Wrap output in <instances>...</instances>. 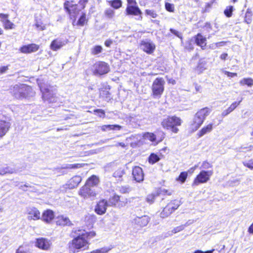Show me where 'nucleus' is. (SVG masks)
<instances>
[{
	"label": "nucleus",
	"instance_id": "obj_1",
	"mask_svg": "<svg viewBox=\"0 0 253 253\" xmlns=\"http://www.w3.org/2000/svg\"><path fill=\"white\" fill-rule=\"evenodd\" d=\"M77 236L73 239L71 245L70 246L71 250L73 253L79 251H84L88 249L89 243L87 240L89 239L95 235L94 232H86L85 230H79Z\"/></svg>",
	"mask_w": 253,
	"mask_h": 253
},
{
	"label": "nucleus",
	"instance_id": "obj_2",
	"mask_svg": "<svg viewBox=\"0 0 253 253\" xmlns=\"http://www.w3.org/2000/svg\"><path fill=\"white\" fill-rule=\"evenodd\" d=\"M39 85L44 101H47L49 103L57 101L56 89L54 86L43 83H39Z\"/></svg>",
	"mask_w": 253,
	"mask_h": 253
},
{
	"label": "nucleus",
	"instance_id": "obj_3",
	"mask_svg": "<svg viewBox=\"0 0 253 253\" xmlns=\"http://www.w3.org/2000/svg\"><path fill=\"white\" fill-rule=\"evenodd\" d=\"M32 88L23 84H15L11 86L10 91L17 99H22L32 95Z\"/></svg>",
	"mask_w": 253,
	"mask_h": 253
},
{
	"label": "nucleus",
	"instance_id": "obj_4",
	"mask_svg": "<svg viewBox=\"0 0 253 253\" xmlns=\"http://www.w3.org/2000/svg\"><path fill=\"white\" fill-rule=\"evenodd\" d=\"M209 114L210 109L207 107L203 108L197 112L190 125V129L193 132L197 130L200 127Z\"/></svg>",
	"mask_w": 253,
	"mask_h": 253
},
{
	"label": "nucleus",
	"instance_id": "obj_5",
	"mask_svg": "<svg viewBox=\"0 0 253 253\" xmlns=\"http://www.w3.org/2000/svg\"><path fill=\"white\" fill-rule=\"evenodd\" d=\"M181 124V120L177 117H168L164 119L161 125L164 128L170 129L174 133H177L179 129L176 126H179Z\"/></svg>",
	"mask_w": 253,
	"mask_h": 253
},
{
	"label": "nucleus",
	"instance_id": "obj_6",
	"mask_svg": "<svg viewBox=\"0 0 253 253\" xmlns=\"http://www.w3.org/2000/svg\"><path fill=\"white\" fill-rule=\"evenodd\" d=\"M165 81L162 78H157L153 82L151 86L152 95L154 98H160L163 94Z\"/></svg>",
	"mask_w": 253,
	"mask_h": 253
},
{
	"label": "nucleus",
	"instance_id": "obj_7",
	"mask_svg": "<svg viewBox=\"0 0 253 253\" xmlns=\"http://www.w3.org/2000/svg\"><path fill=\"white\" fill-rule=\"evenodd\" d=\"M91 70L95 75H103L110 71L109 65L102 61L95 63L91 67Z\"/></svg>",
	"mask_w": 253,
	"mask_h": 253
},
{
	"label": "nucleus",
	"instance_id": "obj_8",
	"mask_svg": "<svg viewBox=\"0 0 253 253\" xmlns=\"http://www.w3.org/2000/svg\"><path fill=\"white\" fill-rule=\"evenodd\" d=\"M212 170L201 171L194 179L192 184V187L197 186L201 183L207 182L210 179V177L212 175Z\"/></svg>",
	"mask_w": 253,
	"mask_h": 253
},
{
	"label": "nucleus",
	"instance_id": "obj_9",
	"mask_svg": "<svg viewBox=\"0 0 253 253\" xmlns=\"http://www.w3.org/2000/svg\"><path fill=\"white\" fill-rule=\"evenodd\" d=\"M144 137L145 139L152 142L156 145L163 140L165 137V134L162 131H158L157 134L146 132L144 134Z\"/></svg>",
	"mask_w": 253,
	"mask_h": 253
},
{
	"label": "nucleus",
	"instance_id": "obj_10",
	"mask_svg": "<svg viewBox=\"0 0 253 253\" xmlns=\"http://www.w3.org/2000/svg\"><path fill=\"white\" fill-rule=\"evenodd\" d=\"M179 202L178 201L174 200L169 203L164 208L161 212V216L165 218L169 216L173 211L176 210L179 206Z\"/></svg>",
	"mask_w": 253,
	"mask_h": 253
},
{
	"label": "nucleus",
	"instance_id": "obj_11",
	"mask_svg": "<svg viewBox=\"0 0 253 253\" xmlns=\"http://www.w3.org/2000/svg\"><path fill=\"white\" fill-rule=\"evenodd\" d=\"M10 121V119H0V139L4 136L9 130L11 126Z\"/></svg>",
	"mask_w": 253,
	"mask_h": 253
},
{
	"label": "nucleus",
	"instance_id": "obj_12",
	"mask_svg": "<svg viewBox=\"0 0 253 253\" xmlns=\"http://www.w3.org/2000/svg\"><path fill=\"white\" fill-rule=\"evenodd\" d=\"M79 195L84 198L94 197L96 193L90 187L85 184L79 191Z\"/></svg>",
	"mask_w": 253,
	"mask_h": 253
},
{
	"label": "nucleus",
	"instance_id": "obj_13",
	"mask_svg": "<svg viewBox=\"0 0 253 253\" xmlns=\"http://www.w3.org/2000/svg\"><path fill=\"white\" fill-rule=\"evenodd\" d=\"M140 47L145 52L151 54L155 49V45L150 41H144L141 42Z\"/></svg>",
	"mask_w": 253,
	"mask_h": 253
},
{
	"label": "nucleus",
	"instance_id": "obj_14",
	"mask_svg": "<svg viewBox=\"0 0 253 253\" xmlns=\"http://www.w3.org/2000/svg\"><path fill=\"white\" fill-rule=\"evenodd\" d=\"M107 207H109L107 201L104 199L102 200L97 204L95 208V211L98 214H103L105 213Z\"/></svg>",
	"mask_w": 253,
	"mask_h": 253
},
{
	"label": "nucleus",
	"instance_id": "obj_15",
	"mask_svg": "<svg viewBox=\"0 0 253 253\" xmlns=\"http://www.w3.org/2000/svg\"><path fill=\"white\" fill-rule=\"evenodd\" d=\"M66 41L61 38H57L52 41L50 48L53 51H57L66 44Z\"/></svg>",
	"mask_w": 253,
	"mask_h": 253
},
{
	"label": "nucleus",
	"instance_id": "obj_16",
	"mask_svg": "<svg viewBox=\"0 0 253 253\" xmlns=\"http://www.w3.org/2000/svg\"><path fill=\"white\" fill-rule=\"evenodd\" d=\"M132 175L134 179L138 182L144 179V173L142 169L139 167H135L132 169Z\"/></svg>",
	"mask_w": 253,
	"mask_h": 253
},
{
	"label": "nucleus",
	"instance_id": "obj_17",
	"mask_svg": "<svg viewBox=\"0 0 253 253\" xmlns=\"http://www.w3.org/2000/svg\"><path fill=\"white\" fill-rule=\"evenodd\" d=\"M51 245L50 241L43 238L37 239L36 246L40 249L44 250H48Z\"/></svg>",
	"mask_w": 253,
	"mask_h": 253
},
{
	"label": "nucleus",
	"instance_id": "obj_18",
	"mask_svg": "<svg viewBox=\"0 0 253 253\" xmlns=\"http://www.w3.org/2000/svg\"><path fill=\"white\" fill-rule=\"evenodd\" d=\"M39 49V46L35 43H32L21 47L20 50L24 53H30L37 51Z\"/></svg>",
	"mask_w": 253,
	"mask_h": 253
},
{
	"label": "nucleus",
	"instance_id": "obj_19",
	"mask_svg": "<svg viewBox=\"0 0 253 253\" xmlns=\"http://www.w3.org/2000/svg\"><path fill=\"white\" fill-rule=\"evenodd\" d=\"M149 217L147 215L141 217L137 216L133 219L134 223L140 227H143L147 225L149 222Z\"/></svg>",
	"mask_w": 253,
	"mask_h": 253
},
{
	"label": "nucleus",
	"instance_id": "obj_20",
	"mask_svg": "<svg viewBox=\"0 0 253 253\" xmlns=\"http://www.w3.org/2000/svg\"><path fill=\"white\" fill-rule=\"evenodd\" d=\"M54 217L53 211L50 210H47L43 212L41 219L47 223H49Z\"/></svg>",
	"mask_w": 253,
	"mask_h": 253
},
{
	"label": "nucleus",
	"instance_id": "obj_21",
	"mask_svg": "<svg viewBox=\"0 0 253 253\" xmlns=\"http://www.w3.org/2000/svg\"><path fill=\"white\" fill-rule=\"evenodd\" d=\"M141 11L137 7L131 5H128L126 8V15H138L141 14Z\"/></svg>",
	"mask_w": 253,
	"mask_h": 253
},
{
	"label": "nucleus",
	"instance_id": "obj_22",
	"mask_svg": "<svg viewBox=\"0 0 253 253\" xmlns=\"http://www.w3.org/2000/svg\"><path fill=\"white\" fill-rule=\"evenodd\" d=\"M28 214L29 219H33L36 220L41 218L40 212L37 209L35 208L31 209L28 212Z\"/></svg>",
	"mask_w": 253,
	"mask_h": 253
},
{
	"label": "nucleus",
	"instance_id": "obj_23",
	"mask_svg": "<svg viewBox=\"0 0 253 253\" xmlns=\"http://www.w3.org/2000/svg\"><path fill=\"white\" fill-rule=\"evenodd\" d=\"M82 181V177L79 175L73 177L69 181L68 187L70 189L76 187Z\"/></svg>",
	"mask_w": 253,
	"mask_h": 253
},
{
	"label": "nucleus",
	"instance_id": "obj_24",
	"mask_svg": "<svg viewBox=\"0 0 253 253\" xmlns=\"http://www.w3.org/2000/svg\"><path fill=\"white\" fill-rule=\"evenodd\" d=\"M206 39L201 34H198L195 37V42L196 44L201 46V48L204 49V47L206 45Z\"/></svg>",
	"mask_w": 253,
	"mask_h": 253
},
{
	"label": "nucleus",
	"instance_id": "obj_25",
	"mask_svg": "<svg viewBox=\"0 0 253 253\" xmlns=\"http://www.w3.org/2000/svg\"><path fill=\"white\" fill-rule=\"evenodd\" d=\"M56 224L57 225L61 226H70L72 225V223L69 218L64 217V216H60L57 218Z\"/></svg>",
	"mask_w": 253,
	"mask_h": 253
},
{
	"label": "nucleus",
	"instance_id": "obj_26",
	"mask_svg": "<svg viewBox=\"0 0 253 253\" xmlns=\"http://www.w3.org/2000/svg\"><path fill=\"white\" fill-rule=\"evenodd\" d=\"M242 100V99L239 102H233L227 109L223 111L222 116L225 117L232 112L240 104Z\"/></svg>",
	"mask_w": 253,
	"mask_h": 253
},
{
	"label": "nucleus",
	"instance_id": "obj_27",
	"mask_svg": "<svg viewBox=\"0 0 253 253\" xmlns=\"http://www.w3.org/2000/svg\"><path fill=\"white\" fill-rule=\"evenodd\" d=\"M99 182V179L97 176L95 175H92L87 179L85 184L89 187L94 186L97 185Z\"/></svg>",
	"mask_w": 253,
	"mask_h": 253
},
{
	"label": "nucleus",
	"instance_id": "obj_28",
	"mask_svg": "<svg viewBox=\"0 0 253 253\" xmlns=\"http://www.w3.org/2000/svg\"><path fill=\"white\" fill-rule=\"evenodd\" d=\"M212 129V124H210L204 126L198 133L199 137H201L207 133L211 132Z\"/></svg>",
	"mask_w": 253,
	"mask_h": 253
},
{
	"label": "nucleus",
	"instance_id": "obj_29",
	"mask_svg": "<svg viewBox=\"0 0 253 253\" xmlns=\"http://www.w3.org/2000/svg\"><path fill=\"white\" fill-rule=\"evenodd\" d=\"M253 13L251 9H248L245 16V22L248 24L251 23L252 21Z\"/></svg>",
	"mask_w": 253,
	"mask_h": 253
},
{
	"label": "nucleus",
	"instance_id": "obj_30",
	"mask_svg": "<svg viewBox=\"0 0 253 253\" xmlns=\"http://www.w3.org/2000/svg\"><path fill=\"white\" fill-rule=\"evenodd\" d=\"M239 83L242 85L246 84L249 86H252L253 85V79L250 78H244L240 81Z\"/></svg>",
	"mask_w": 253,
	"mask_h": 253
},
{
	"label": "nucleus",
	"instance_id": "obj_31",
	"mask_svg": "<svg viewBox=\"0 0 253 253\" xmlns=\"http://www.w3.org/2000/svg\"><path fill=\"white\" fill-rule=\"evenodd\" d=\"M84 164H67L62 167V169H77L83 167Z\"/></svg>",
	"mask_w": 253,
	"mask_h": 253
},
{
	"label": "nucleus",
	"instance_id": "obj_32",
	"mask_svg": "<svg viewBox=\"0 0 253 253\" xmlns=\"http://www.w3.org/2000/svg\"><path fill=\"white\" fill-rule=\"evenodd\" d=\"M120 200V197L118 195H114L113 197L109 199L108 202V204L109 206H114L119 202Z\"/></svg>",
	"mask_w": 253,
	"mask_h": 253
},
{
	"label": "nucleus",
	"instance_id": "obj_33",
	"mask_svg": "<svg viewBox=\"0 0 253 253\" xmlns=\"http://www.w3.org/2000/svg\"><path fill=\"white\" fill-rule=\"evenodd\" d=\"M14 172V170L9 167H0V175H3L6 173H12Z\"/></svg>",
	"mask_w": 253,
	"mask_h": 253
},
{
	"label": "nucleus",
	"instance_id": "obj_34",
	"mask_svg": "<svg viewBox=\"0 0 253 253\" xmlns=\"http://www.w3.org/2000/svg\"><path fill=\"white\" fill-rule=\"evenodd\" d=\"M160 160L159 156L154 153L151 154L149 157V162L152 164L156 163Z\"/></svg>",
	"mask_w": 253,
	"mask_h": 253
},
{
	"label": "nucleus",
	"instance_id": "obj_35",
	"mask_svg": "<svg viewBox=\"0 0 253 253\" xmlns=\"http://www.w3.org/2000/svg\"><path fill=\"white\" fill-rule=\"evenodd\" d=\"M188 176V174L187 172H182L180 173L179 176L177 178L176 180L177 181H180L181 183H184Z\"/></svg>",
	"mask_w": 253,
	"mask_h": 253
},
{
	"label": "nucleus",
	"instance_id": "obj_36",
	"mask_svg": "<svg viewBox=\"0 0 253 253\" xmlns=\"http://www.w3.org/2000/svg\"><path fill=\"white\" fill-rule=\"evenodd\" d=\"M124 174V169L123 168H119L114 172L113 176L115 177L121 178Z\"/></svg>",
	"mask_w": 253,
	"mask_h": 253
},
{
	"label": "nucleus",
	"instance_id": "obj_37",
	"mask_svg": "<svg viewBox=\"0 0 253 253\" xmlns=\"http://www.w3.org/2000/svg\"><path fill=\"white\" fill-rule=\"evenodd\" d=\"M110 3L111 5L115 9L119 8L122 5L121 0H114L110 1Z\"/></svg>",
	"mask_w": 253,
	"mask_h": 253
},
{
	"label": "nucleus",
	"instance_id": "obj_38",
	"mask_svg": "<svg viewBox=\"0 0 253 253\" xmlns=\"http://www.w3.org/2000/svg\"><path fill=\"white\" fill-rule=\"evenodd\" d=\"M233 6H228L224 11V14L227 17H230L232 15V12L233 11Z\"/></svg>",
	"mask_w": 253,
	"mask_h": 253
},
{
	"label": "nucleus",
	"instance_id": "obj_39",
	"mask_svg": "<svg viewBox=\"0 0 253 253\" xmlns=\"http://www.w3.org/2000/svg\"><path fill=\"white\" fill-rule=\"evenodd\" d=\"M102 50V47L101 46L96 45L91 48V52L92 54L96 55L101 52Z\"/></svg>",
	"mask_w": 253,
	"mask_h": 253
},
{
	"label": "nucleus",
	"instance_id": "obj_40",
	"mask_svg": "<svg viewBox=\"0 0 253 253\" xmlns=\"http://www.w3.org/2000/svg\"><path fill=\"white\" fill-rule=\"evenodd\" d=\"M145 14L153 18H155L158 16L157 12L153 9H146L145 10Z\"/></svg>",
	"mask_w": 253,
	"mask_h": 253
},
{
	"label": "nucleus",
	"instance_id": "obj_41",
	"mask_svg": "<svg viewBox=\"0 0 253 253\" xmlns=\"http://www.w3.org/2000/svg\"><path fill=\"white\" fill-rule=\"evenodd\" d=\"M119 191L121 193L127 194L131 191V188L128 186H124L119 187Z\"/></svg>",
	"mask_w": 253,
	"mask_h": 253
},
{
	"label": "nucleus",
	"instance_id": "obj_42",
	"mask_svg": "<svg viewBox=\"0 0 253 253\" xmlns=\"http://www.w3.org/2000/svg\"><path fill=\"white\" fill-rule=\"evenodd\" d=\"M243 164L245 167L248 168L250 169H253V159L243 162Z\"/></svg>",
	"mask_w": 253,
	"mask_h": 253
},
{
	"label": "nucleus",
	"instance_id": "obj_43",
	"mask_svg": "<svg viewBox=\"0 0 253 253\" xmlns=\"http://www.w3.org/2000/svg\"><path fill=\"white\" fill-rule=\"evenodd\" d=\"M94 113L95 115L100 118H104L105 116V112L102 109H95L94 110Z\"/></svg>",
	"mask_w": 253,
	"mask_h": 253
},
{
	"label": "nucleus",
	"instance_id": "obj_44",
	"mask_svg": "<svg viewBox=\"0 0 253 253\" xmlns=\"http://www.w3.org/2000/svg\"><path fill=\"white\" fill-rule=\"evenodd\" d=\"M104 13L106 17L109 18H111L114 16L115 12L112 9L108 8L105 10Z\"/></svg>",
	"mask_w": 253,
	"mask_h": 253
},
{
	"label": "nucleus",
	"instance_id": "obj_45",
	"mask_svg": "<svg viewBox=\"0 0 253 253\" xmlns=\"http://www.w3.org/2000/svg\"><path fill=\"white\" fill-rule=\"evenodd\" d=\"M110 250V249L107 248H102L91 252L90 253H107Z\"/></svg>",
	"mask_w": 253,
	"mask_h": 253
},
{
	"label": "nucleus",
	"instance_id": "obj_46",
	"mask_svg": "<svg viewBox=\"0 0 253 253\" xmlns=\"http://www.w3.org/2000/svg\"><path fill=\"white\" fill-rule=\"evenodd\" d=\"M86 15L85 13H83L78 21V24L80 26H83L86 22Z\"/></svg>",
	"mask_w": 253,
	"mask_h": 253
},
{
	"label": "nucleus",
	"instance_id": "obj_47",
	"mask_svg": "<svg viewBox=\"0 0 253 253\" xmlns=\"http://www.w3.org/2000/svg\"><path fill=\"white\" fill-rule=\"evenodd\" d=\"M122 126L118 125H108V127H107V130H119L122 128Z\"/></svg>",
	"mask_w": 253,
	"mask_h": 253
},
{
	"label": "nucleus",
	"instance_id": "obj_48",
	"mask_svg": "<svg viewBox=\"0 0 253 253\" xmlns=\"http://www.w3.org/2000/svg\"><path fill=\"white\" fill-rule=\"evenodd\" d=\"M3 25L5 29H12L14 28V24L10 22L9 20L6 21L5 23Z\"/></svg>",
	"mask_w": 253,
	"mask_h": 253
},
{
	"label": "nucleus",
	"instance_id": "obj_49",
	"mask_svg": "<svg viewBox=\"0 0 253 253\" xmlns=\"http://www.w3.org/2000/svg\"><path fill=\"white\" fill-rule=\"evenodd\" d=\"M244 149H247V151H251L253 150V146L250 145L249 147H241L240 148H236V150L237 152H245L244 151Z\"/></svg>",
	"mask_w": 253,
	"mask_h": 253
},
{
	"label": "nucleus",
	"instance_id": "obj_50",
	"mask_svg": "<svg viewBox=\"0 0 253 253\" xmlns=\"http://www.w3.org/2000/svg\"><path fill=\"white\" fill-rule=\"evenodd\" d=\"M165 8L166 10L169 12H173L174 9V6L173 4L166 2Z\"/></svg>",
	"mask_w": 253,
	"mask_h": 253
},
{
	"label": "nucleus",
	"instance_id": "obj_51",
	"mask_svg": "<svg viewBox=\"0 0 253 253\" xmlns=\"http://www.w3.org/2000/svg\"><path fill=\"white\" fill-rule=\"evenodd\" d=\"M16 253H31L29 249L20 247L16 251Z\"/></svg>",
	"mask_w": 253,
	"mask_h": 253
},
{
	"label": "nucleus",
	"instance_id": "obj_52",
	"mask_svg": "<svg viewBox=\"0 0 253 253\" xmlns=\"http://www.w3.org/2000/svg\"><path fill=\"white\" fill-rule=\"evenodd\" d=\"M156 195L155 194L148 195L146 198V201L148 203L152 204L154 202L155 199Z\"/></svg>",
	"mask_w": 253,
	"mask_h": 253
},
{
	"label": "nucleus",
	"instance_id": "obj_53",
	"mask_svg": "<svg viewBox=\"0 0 253 253\" xmlns=\"http://www.w3.org/2000/svg\"><path fill=\"white\" fill-rule=\"evenodd\" d=\"M212 167V165L211 164L205 161L202 163L201 169H208L209 168H211Z\"/></svg>",
	"mask_w": 253,
	"mask_h": 253
},
{
	"label": "nucleus",
	"instance_id": "obj_54",
	"mask_svg": "<svg viewBox=\"0 0 253 253\" xmlns=\"http://www.w3.org/2000/svg\"><path fill=\"white\" fill-rule=\"evenodd\" d=\"M185 228L184 225H181L179 226H177L175 228H174L173 229H172V231L173 234H175L176 233H178L182 230H183Z\"/></svg>",
	"mask_w": 253,
	"mask_h": 253
},
{
	"label": "nucleus",
	"instance_id": "obj_55",
	"mask_svg": "<svg viewBox=\"0 0 253 253\" xmlns=\"http://www.w3.org/2000/svg\"><path fill=\"white\" fill-rule=\"evenodd\" d=\"M0 18L1 19V21L3 24L5 23L6 21H7L8 20V15L3 13H0Z\"/></svg>",
	"mask_w": 253,
	"mask_h": 253
},
{
	"label": "nucleus",
	"instance_id": "obj_56",
	"mask_svg": "<svg viewBox=\"0 0 253 253\" xmlns=\"http://www.w3.org/2000/svg\"><path fill=\"white\" fill-rule=\"evenodd\" d=\"M169 31L171 32V33L173 34L176 37H177L180 39H182V34L178 31H177L173 29H172V28H170Z\"/></svg>",
	"mask_w": 253,
	"mask_h": 253
},
{
	"label": "nucleus",
	"instance_id": "obj_57",
	"mask_svg": "<svg viewBox=\"0 0 253 253\" xmlns=\"http://www.w3.org/2000/svg\"><path fill=\"white\" fill-rule=\"evenodd\" d=\"M64 8L68 11L69 13H71V9L70 7H73V5H71L70 4V2L69 1H66L64 4Z\"/></svg>",
	"mask_w": 253,
	"mask_h": 253
},
{
	"label": "nucleus",
	"instance_id": "obj_58",
	"mask_svg": "<svg viewBox=\"0 0 253 253\" xmlns=\"http://www.w3.org/2000/svg\"><path fill=\"white\" fill-rule=\"evenodd\" d=\"M224 44H225L224 42H216L215 43L212 44L211 47L212 49H214L217 47L222 46L224 45Z\"/></svg>",
	"mask_w": 253,
	"mask_h": 253
},
{
	"label": "nucleus",
	"instance_id": "obj_59",
	"mask_svg": "<svg viewBox=\"0 0 253 253\" xmlns=\"http://www.w3.org/2000/svg\"><path fill=\"white\" fill-rule=\"evenodd\" d=\"M9 69V65L0 67V74L5 73Z\"/></svg>",
	"mask_w": 253,
	"mask_h": 253
},
{
	"label": "nucleus",
	"instance_id": "obj_60",
	"mask_svg": "<svg viewBox=\"0 0 253 253\" xmlns=\"http://www.w3.org/2000/svg\"><path fill=\"white\" fill-rule=\"evenodd\" d=\"M173 233L172 230L169 231L166 233H164L162 236H163L164 238H168L169 237L173 235Z\"/></svg>",
	"mask_w": 253,
	"mask_h": 253
},
{
	"label": "nucleus",
	"instance_id": "obj_61",
	"mask_svg": "<svg viewBox=\"0 0 253 253\" xmlns=\"http://www.w3.org/2000/svg\"><path fill=\"white\" fill-rule=\"evenodd\" d=\"M224 73H225V74L226 75L229 77L233 78L234 77H236L237 76V73H231V72H229L228 71H225Z\"/></svg>",
	"mask_w": 253,
	"mask_h": 253
},
{
	"label": "nucleus",
	"instance_id": "obj_62",
	"mask_svg": "<svg viewBox=\"0 0 253 253\" xmlns=\"http://www.w3.org/2000/svg\"><path fill=\"white\" fill-rule=\"evenodd\" d=\"M214 249H212L210 251H208L206 252H203L201 250H197L195 251L194 253H213V252L214 251Z\"/></svg>",
	"mask_w": 253,
	"mask_h": 253
},
{
	"label": "nucleus",
	"instance_id": "obj_63",
	"mask_svg": "<svg viewBox=\"0 0 253 253\" xmlns=\"http://www.w3.org/2000/svg\"><path fill=\"white\" fill-rule=\"evenodd\" d=\"M112 146H116V147L121 146L122 147L125 148L126 147V145L123 142H118V143H116L115 145H112Z\"/></svg>",
	"mask_w": 253,
	"mask_h": 253
},
{
	"label": "nucleus",
	"instance_id": "obj_64",
	"mask_svg": "<svg viewBox=\"0 0 253 253\" xmlns=\"http://www.w3.org/2000/svg\"><path fill=\"white\" fill-rule=\"evenodd\" d=\"M113 43V41L111 40H107L105 42V45L107 47H110Z\"/></svg>",
	"mask_w": 253,
	"mask_h": 253
}]
</instances>
